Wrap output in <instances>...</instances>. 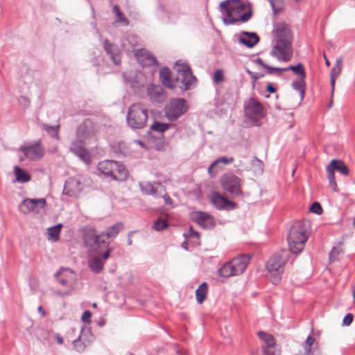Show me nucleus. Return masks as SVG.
I'll return each mask as SVG.
<instances>
[{
    "label": "nucleus",
    "mask_w": 355,
    "mask_h": 355,
    "mask_svg": "<svg viewBox=\"0 0 355 355\" xmlns=\"http://www.w3.org/2000/svg\"><path fill=\"white\" fill-rule=\"evenodd\" d=\"M248 73L250 76V77L254 80V82H255L259 76H257L255 73H252L250 70H247Z\"/></svg>",
    "instance_id": "obj_56"
},
{
    "label": "nucleus",
    "mask_w": 355,
    "mask_h": 355,
    "mask_svg": "<svg viewBox=\"0 0 355 355\" xmlns=\"http://www.w3.org/2000/svg\"><path fill=\"white\" fill-rule=\"evenodd\" d=\"M310 211L317 214H321L322 212V208L319 202H315L310 207Z\"/></svg>",
    "instance_id": "obj_48"
},
{
    "label": "nucleus",
    "mask_w": 355,
    "mask_h": 355,
    "mask_svg": "<svg viewBox=\"0 0 355 355\" xmlns=\"http://www.w3.org/2000/svg\"><path fill=\"white\" fill-rule=\"evenodd\" d=\"M329 184L334 191H338V187L336 180L330 182Z\"/></svg>",
    "instance_id": "obj_58"
},
{
    "label": "nucleus",
    "mask_w": 355,
    "mask_h": 355,
    "mask_svg": "<svg viewBox=\"0 0 355 355\" xmlns=\"http://www.w3.org/2000/svg\"><path fill=\"white\" fill-rule=\"evenodd\" d=\"M104 49L107 53L115 64H119L121 62L120 51L118 48L110 43L107 40L104 42Z\"/></svg>",
    "instance_id": "obj_27"
},
{
    "label": "nucleus",
    "mask_w": 355,
    "mask_h": 355,
    "mask_svg": "<svg viewBox=\"0 0 355 355\" xmlns=\"http://www.w3.org/2000/svg\"><path fill=\"white\" fill-rule=\"evenodd\" d=\"M159 78L162 84L169 88L173 89L174 84L171 80V71L168 68L164 67L159 71Z\"/></svg>",
    "instance_id": "obj_30"
},
{
    "label": "nucleus",
    "mask_w": 355,
    "mask_h": 355,
    "mask_svg": "<svg viewBox=\"0 0 355 355\" xmlns=\"http://www.w3.org/2000/svg\"><path fill=\"white\" fill-rule=\"evenodd\" d=\"M315 342V338H313L311 336H309L306 340L305 344L306 345V353L309 354L311 352V347Z\"/></svg>",
    "instance_id": "obj_50"
},
{
    "label": "nucleus",
    "mask_w": 355,
    "mask_h": 355,
    "mask_svg": "<svg viewBox=\"0 0 355 355\" xmlns=\"http://www.w3.org/2000/svg\"><path fill=\"white\" fill-rule=\"evenodd\" d=\"M343 69V59L338 58L336 59L334 67L331 70L330 83L331 87V96L335 89L336 80L341 73Z\"/></svg>",
    "instance_id": "obj_26"
},
{
    "label": "nucleus",
    "mask_w": 355,
    "mask_h": 355,
    "mask_svg": "<svg viewBox=\"0 0 355 355\" xmlns=\"http://www.w3.org/2000/svg\"><path fill=\"white\" fill-rule=\"evenodd\" d=\"M250 257L241 255L232 259L230 261L225 263L219 270L218 275L223 277H230L242 274L246 269L249 262Z\"/></svg>",
    "instance_id": "obj_8"
},
{
    "label": "nucleus",
    "mask_w": 355,
    "mask_h": 355,
    "mask_svg": "<svg viewBox=\"0 0 355 355\" xmlns=\"http://www.w3.org/2000/svg\"><path fill=\"white\" fill-rule=\"evenodd\" d=\"M148 119V110L141 103L131 105L127 112V123L132 129L146 127Z\"/></svg>",
    "instance_id": "obj_5"
},
{
    "label": "nucleus",
    "mask_w": 355,
    "mask_h": 355,
    "mask_svg": "<svg viewBox=\"0 0 355 355\" xmlns=\"http://www.w3.org/2000/svg\"><path fill=\"white\" fill-rule=\"evenodd\" d=\"M165 12H166V9H165L164 6H159V10H158L159 15L164 14V13H165Z\"/></svg>",
    "instance_id": "obj_59"
},
{
    "label": "nucleus",
    "mask_w": 355,
    "mask_h": 355,
    "mask_svg": "<svg viewBox=\"0 0 355 355\" xmlns=\"http://www.w3.org/2000/svg\"><path fill=\"white\" fill-rule=\"evenodd\" d=\"M184 236L187 238L196 239L195 243H199V234L194 231L192 227H190L188 233L185 234Z\"/></svg>",
    "instance_id": "obj_47"
},
{
    "label": "nucleus",
    "mask_w": 355,
    "mask_h": 355,
    "mask_svg": "<svg viewBox=\"0 0 355 355\" xmlns=\"http://www.w3.org/2000/svg\"><path fill=\"white\" fill-rule=\"evenodd\" d=\"M259 40V37L254 33L243 32L242 36L239 38V43L250 48L257 44Z\"/></svg>",
    "instance_id": "obj_29"
},
{
    "label": "nucleus",
    "mask_w": 355,
    "mask_h": 355,
    "mask_svg": "<svg viewBox=\"0 0 355 355\" xmlns=\"http://www.w3.org/2000/svg\"><path fill=\"white\" fill-rule=\"evenodd\" d=\"M112 12L116 16V23L120 24L125 26L129 24L128 19L125 17L118 5H114L112 6Z\"/></svg>",
    "instance_id": "obj_32"
},
{
    "label": "nucleus",
    "mask_w": 355,
    "mask_h": 355,
    "mask_svg": "<svg viewBox=\"0 0 355 355\" xmlns=\"http://www.w3.org/2000/svg\"><path fill=\"white\" fill-rule=\"evenodd\" d=\"M191 218L204 228H211L214 226V220L213 217L205 212H192L191 214Z\"/></svg>",
    "instance_id": "obj_22"
},
{
    "label": "nucleus",
    "mask_w": 355,
    "mask_h": 355,
    "mask_svg": "<svg viewBox=\"0 0 355 355\" xmlns=\"http://www.w3.org/2000/svg\"><path fill=\"white\" fill-rule=\"evenodd\" d=\"M220 184L223 189L233 196H238L241 193V179L232 173L223 175Z\"/></svg>",
    "instance_id": "obj_13"
},
{
    "label": "nucleus",
    "mask_w": 355,
    "mask_h": 355,
    "mask_svg": "<svg viewBox=\"0 0 355 355\" xmlns=\"http://www.w3.org/2000/svg\"><path fill=\"white\" fill-rule=\"evenodd\" d=\"M207 284L203 282L196 291V300L198 304H202L206 298L207 294Z\"/></svg>",
    "instance_id": "obj_36"
},
{
    "label": "nucleus",
    "mask_w": 355,
    "mask_h": 355,
    "mask_svg": "<svg viewBox=\"0 0 355 355\" xmlns=\"http://www.w3.org/2000/svg\"><path fill=\"white\" fill-rule=\"evenodd\" d=\"M256 62L260 64L264 69H266L268 66V64H265L261 58H257Z\"/></svg>",
    "instance_id": "obj_57"
},
{
    "label": "nucleus",
    "mask_w": 355,
    "mask_h": 355,
    "mask_svg": "<svg viewBox=\"0 0 355 355\" xmlns=\"http://www.w3.org/2000/svg\"><path fill=\"white\" fill-rule=\"evenodd\" d=\"M353 321V315L352 313H347L344 319H343V324L345 325H349Z\"/></svg>",
    "instance_id": "obj_52"
},
{
    "label": "nucleus",
    "mask_w": 355,
    "mask_h": 355,
    "mask_svg": "<svg viewBox=\"0 0 355 355\" xmlns=\"http://www.w3.org/2000/svg\"><path fill=\"white\" fill-rule=\"evenodd\" d=\"M272 33L275 41H292L291 30L285 22L275 24Z\"/></svg>",
    "instance_id": "obj_17"
},
{
    "label": "nucleus",
    "mask_w": 355,
    "mask_h": 355,
    "mask_svg": "<svg viewBox=\"0 0 355 355\" xmlns=\"http://www.w3.org/2000/svg\"><path fill=\"white\" fill-rule=\"evenodd\" d=\"M311 224L309 220L295 222L291 227L288 236L289 249L291 252H301L310 234Z\"/></svg>",
    "instance_id": "obj_3"
},
{
    "label": "nucleus",
    "mask_w": 355,
    "mask_h": 355,
    "mask_svg": "<svg viewBox=\"0 0 355 355\" xmlns=\"http://www.w3.org/2000/svg\"><path fill=\"white\" fill-rule=\"evenodd\" d=\"M123 225L121 223H117L115 225L108 227L105 232H102L101 234H97L94 229L87 230L84 235L85 243L86 245H94L97 248H105L103 252V258L107 259L111 252V249L109 248V244L107 243L101 238L106 236L107 239L115 238L120 231L123 230Z\"/></svg>",
    "instance_id": "obj_4"
},
{
    "label": "nucleus",
    "mask_w": 355,
    "mask_h": 355,
    "mask_svg": "<svg viewBox=\"0 0 355 355\" xmlns=\"http://www.w3.org/2000/svg\"><path fill=\"white\" fill-rule=\"evenodd\" d=\"M139 187L143 193L155 198L162 196L165 192L164 187L159 182H142L139 184Z\"/></svg>",
    "instance_id": "obj_20"
},
{
    "label": "nucleus",
    "mask_w": 355,
    "mask_h": 355,
    "mask_svg": "<svg viewBox=\"0 0 355 355\" xmlns=\"http://www.w3.org/2000/svg\"><path fill=\"white\" fill-rule=\"evenodd\" d=\"M293 88L299 92L301 99H303L305 95L306 83L304 79L300 78L297 80H295L292 83Z\"/></svg>",
    "instance_id": "obj_37"
},
{
    "label": "nucleus",
    "mask_w": 355,
    "mask_h": 355,
    "mask_svg": "<svg viewBox=\"0 0 355 355\" xmlns=\"http://www.w3.org/2000/svg\"><path fill=\"white\" fill-rule=\"evenodd\" d=\"M92 317V313L89 311H85L82 315L81 319L84 322H90V318Z\"/></svg>",
    "instance_id": "obj_51"
},
{
    "label": "nucleus",
    "mask_w": 355,
    "mask_h": 355,
    "mask_svg": "<svg viewBox=\"0 0 355 355\" xmlns=\"http://www.w3.org/2000/svg\"><path fill=\"white\" fill-rule=\"evenodd\" d=\"M352 295H353L354 302V304H355V286L353 288Z\"/></svg>",
    "instance_id": "obj_62"
},
{
    "label": "nucleus",
    "mask_w": 355,
    "mask_h": 355,
    "mask_svg": "<svg viewBox=\"0 0 355 355\" xmlns=\"http://www.w3.org/2000/svg\"><path fill=\"white\" fill-rule=\"evenodd\" d=\"M324 59H325V64L327 66H329L330 65V62L328 60V59L326 58L325 55H324Z\"/></svg>",
    "instance_id": "obj_61"
},
{
    "label": "nucleus",
    "mask_w": 355,
    "mask_h": 355,
    "mask_svg": "<svg viewBox=\"0 0 355 355\" xmlns=\"http://www.w3.org/2000/svg\"><path fill=\"white\" fill-rule=\"evenodd\" d=\"M94 251H96V255H91V258L89 259V267L91 270L94 272H99L103 266L104 261L105 260L103 258V252L101 251L102 248H97L94 245H90Z\"/></svg>",
    "instance_id": "obj_21"
},
{
    "label": "nucleus",
    "mask_w": 355,
    "mask_h": 355,
    "mask_svg": "<svg viewBox=\"0 0 355 355\" xmlns=\"http://www.w3.org/2000/svg\"><path fill=\"white\" fill-rule=\"evenodd\" d=\"M292 71L295 75L298 76L300 78L305 79L306 72L302 64L299 63L295 66H289L286 67V71Z\"/></svg>",
    "instance_id": "obj_38"
},
{
    "label": "nucleus",
    "mask_w": 355,
    "mask_h": 355,
    "mask_svg": "<svg viewBox=\"0 0 355 355\" xmlns=\"http://www.w3.org/2000/svg\"><path fill=\"white\" fill-rule=\"evenodd\" d=\"M134 55L143 67H155L157 65L156 58L146 49L134 50Z\"/></svg>",
    "instance_id": "obj_19"
},
{
    "label": "nucleus",
    "mask_w": 355,
    "mask_h": 355,
    "mask_svg": "<svg viewBox=\"0 0 355 355\" xmlns=\"http://www.w3.org/2000/svg\"><path fill=\"white\" fill-rule=\"evenodd\" d=\"M220 10L223 21L226 25L234 24L238 21L246 22L251 16V12H243L245 6L239 0H225L220 3Z\"/></svg>",
    "instance_id": "obj_2"
},
{
    "label": "nucleus",
    "mask_w": 355,
    "mask_h": 355,
    "mask_svg": "<svg viewBox=\"0 0 355 355\" xmlns=\"http://www.w3.org/2000/svg\"><path fill=\"white\" fill-rule=\"evenodd\" d=\"M263 355H281V350L279 347H277V345L263 347Z\"/></svg>",
    "instance_id": "obj_42"
},
{
    "label": "nucleus",
    "mask_w": 355,
    "mask_h": 355,
    "mask_svg": "<svg viewBox=\"0 0 355 355\" xmlns=\"http://www.w3.org/2000/svg\"><path fill=\"white\" fill-rule=\"evenodd\" d=\"M175 70L177 72L176 82L180 84V88L184 90L190 89L196 81L190 67L187 63L178 61L175 65Z\"/></svg>",
    "instance_id": "obj_9"
},
{
    "label": "nucleus",
    "mask_w": 355,
    "mask_h": 355,
    "mask_svg": "<svg viewBox=\"0 0 355 355\" xmlns=\"http://www.w3.org/2000/svg\"><path fill=\"white\" fill-rule=\"evenodd\" d=\"M327 176L329 180V182H332L336 180H335V174H334V169H333L332 166L330 165V164L327 166Z\"/></svg>",
    "instance_id": "obj_49"
},
{
    "label": "nucleus",
    "mask_w": 355,
    "mask_h": 355,
    "mask_svg": "<svg viewBox=\"0 0 355 355\" xmlns=\"http://www.w3.org/2000/svg\"><path fill=\"white\" fill-rule=\"evenodd\" d=\"M135 142H137L138 144H139V145H141V146H144V143H143L141 141H140V140H137V141H135Z\"/></svg>",
    "instance_id": "obj_63"
},
{
    "label": "nucleus",
    "mask_w": 355,
    "mask_h": 355,
    "mask_svg": "<svg viewBox=\"0 0 355 355\" xmlns=\"http://www.w3.org/2000/svg\"><path fill=\"white\" fill-rule=\"evenodd\" d=\"M46 205L45 198H26L19 205V210L24 214L31 212L37 214L40 212Z\"/></svg>",
    "instance_id": "obj_15"
},
{
    "label": "nucleus",
    "mask_w": 355,
    "mask_h": 355,
    "mask_svg": "<svg viewBox=\"0 0 355 355\" xmlns=\"http://www.w3.org/2000/svg\"><path fill=\"white\" fill-rule=\"evenodd\" d=\"M211 201L214 207L218 209H232L235 204L220 195L218 192H214L211 196Z\"/></svg>",
    "instance_id": "obj_23"
},
{
    "label": "nucleus",
    "mask_w": 355,
    "mask_h": 355,
    "mask_svg": "<svg viewBox=\"0 0 355 355\" xmlns=\"http://www.w3.org/2000/svg\"><path fill=\"white\" fill-rule=\"evenodd\" d=\"M343 253L341 248H333L331 251L329 252V259L331 261H334L338 259L339 254Z\"/></svg>",
    "instance_id": "obj_44"
},
{
    "label": "nucleus",
    "mask_w": 355,
    "mask_h": 355,
    "mask_svg": "<svg viewBox=\"0 0 355 355\" xmlns=\"http://www.w3.org/2000/svg\"><path fill=\"white\" fill-rule=\"evenodd\" d=\"M141 45V40L135 35H129L122 40V48L126 52H132L137 50L135 47Z\"/></svg>",
    "instance_id": "obj_25"
},
{
    "label": "nucleus",
    "mask_w": 355,
    "mask_h": 355,
    "mask_svg": "<svg viewBox=\"0 0 355 355\" xmlns=\"http://www.w3.org/2000/svg\"><path fill=\"white\" fill-rule=\"evenodd\" d=\"M37 310H38L39 313H41V315H42V316H44V315H45V314H46L45 311L44 310V309L42 308V306H40L38 307Z\"/></svg>",
    "instance_id": "obj_60"
},
{
    "label": "nucleus",
    "mask_w": 355,
    "mask_h": 355,
    "mask_svg": "<svg viewBox=\"0 0 355 355\" xmlns=\"http://www.w3.org/2000/svg\"><path fill=\"white\" fill-rule=\"evenodd\" d=\"M58 282L64 287L67 288V291L65 292H57V295L63 296L69 295L70 291L73 289V286L76 281V275L75 272L68 268H61L59 271H58L55 275Z\"/></svg>",
    "instance_id": "obj_10"
},
{
    "label": "nucleus",
    "mask_w": 355,
    "mask_h": 355,
    "mask_svg": "<svg viewBox=\"0 0 355 355\" xmlns=\"http://www.w3.org/2000/svg\"><path fill=\"white\" fill-rule=\"evenodd\" d=\"M244 110L246 116L250 119L258 120L263 116V105L253 98L245 103Z\"/></svg>",
    "instance_id": "obj_16"
},
{
    "label": "nucleus",
    "mask_w": 355,
    "mask_h": 355,
    "mask_svg": "<svg viewBox=\"0 0 355 355\" xmlns=\"http://www.w3.org/2000/svg\"><path fill=\"white\" fill-rule=\"evenodd\" d=\"M132 240H131L130 239H129L128 240V245H132Z\"/></svg>",
    "instance_id": "obj_64"
},
{
    "label": "nucleus",
    "mask_w": 355,
    "mask_h": 355,
    "mask_svg": "<svg viewBox=\"0 0 355 355\" xmlns=\"http://www.w3.org/2000/svg\"><path fill=\"white\" fill-rule=\"evenodd\" d=\"M54 338L59 345H62L63 343V338L60 334H55L54 335Z\"/></svg>",
    "instance_id": "obj_54"
},
{
    "label": "nucleus",
    "mask_w": 355,
    "mask_h": 355,
    "mask_svg": "<svg viewBox=\"0 0 355 355\" xmlns=\"http://www.w3.org/2000/svg\"><path fill=\"white\" fill-rule=\"evenodd\" d=\"M159 197H163L166 205H172L173 200L166 193V191L162 194V196H159Z\"/></svg>",
    "instance_id": "obj_53"
},
{
    "label": "nucleus",
    "mask_w": 355,
    "mask_h": 355,
    "mask_svg": "<svg viewBox=\"0 0 355 355\" xmlns=\"http://www.w3.org/2000/svg\"><path fill=\"white\" fill-rule=\"evenodd\" d=\"M266 69L267 73H268V74H273L275 72H277L278 75H280L282 71H286V67L285 68L273 67H270L269 65L267 66Z\"/></svg>",
    "instance_id": "obj_46"
},
{
    "label": "nucleus",
    "mask_w": 355,
    "mask_h": 355,
    "mask_svg": "<svg viewBox=\"0 0 355 355\" xmlns=\"http://www.w3.org/2000/svg\"><path fill=\"white\" fill-rule=\"evenodd\" d=\"M169 124L162 123L160 122L155 121L150 127V129L155 132H164L169 128Z\"/></svg>",
    "instance_id": "obj_40"
},
{
    "label": "nucleus",
    "mask_w": 355,
    "mask_h": 355,
    "mask_svg": "<svg viewBox=\"0 0 355 355\" xmlns=\"http://www.w3.org/2000/svg\"><path fill=\"white\" fill-rule=\"evenodd\" d=\"M270 53L279 61H290L293 56L292 42L286 40V41H275Z\"/></svg>",
    "instance_id": "obj_11"
},
{
    "label": "nucleus",
    "mask_w": 355,
    "mask_h": 355,
    "mask_svg": "<svg viewBox=\"0 0 355 355\" xmlns=\"http://www.w3.org/2000/svg\"><path fill=\"white\" fill-rule=\"evenodd\" d=\"M224 80L223 72L220 69H218L214 72V82L216 84H218Z\"/></svg>",
    "instance_id": "obj_45"
},
{
    "label": "nucleus",
    "mask_w": 355,
    "mask_h": 355,
    "mask_svg": "<svg viewBox=\"0 0 355 355\" xmlns=\"http://www.w3.org/2000/svg\"><path fill=\"white\" fill-rule=\"evenodd\" d=\"M20 150L31 160L40 159L43 157L44 154V149L41 146L40 141H37L33 145L22 146L20 148Z\"/></svg>",
    "instance_id": "obj_18"
},
{
    "label": "nucleus",
    "mask_w": 355,
    "mask_h": 355,
    "mask_svg": "<svg viewBox=\"0 0 355 355\" xmlns=\"http://www.w3.org/2000/svg\"><path fill=\"white\" fill-rule=\"evenodd\" d=\"M168 227V223L165 219L159 218L153 225V227L157 231H161Z\"/></svg>",
    "instance_id": "obj_43"
},
{
    "label": "nucleus",
    "mask_w": 355,
    "mask_h": 355,
    "mask_svg": "<svg viewBox=\"0 0 355 355\" xmlns=\"http://www.w3.org/2000/svg\"><path fill=\"white\" fill-rule=\"evenodd\" d=\"M266 90L270 93H275L276 92V89L272 86L271 83L268 84Z\"/></svg>",
    "instance_id": "obj_55"
},
{
    "label": "nucleus",
    "mask_w": 355,
    "mask_h": 355,
    "mask_svg": "<svg viewBox=\"0 0 355 355\" xmlns=\"http://www.w3.org/2000/svg\"><path fill=\"white\" fill-rule=\"evenodd\" d=\"M257 336L265 343L263 347L276 345L275 339L272 335L264 331H259Z\"/></svg>",
    "instance_id": "obj_34"
},
{
    "label": "nucleus",
    "mask_w": 355,
    "mask_h": 355,
    "mask_svg": "<svg viewBox=\"0 0 355 355\" xmlns=\"http://www.w3.org/2000/svg\"><path fill=\"white\" fill-rule=\"evenodd\" d=\"M148 94L152 101L162 103L165 101V94L163 89L159 85H150L148 88Z\"/></svg>",
    "instance_id": "obj_24"
},
{
    "label": "nucleus",
    "mask_w": 355,
    "mask_h": 355,
    "mask_svg": "<svg viewBox=\"0 0 355 355\" xmlns=\"http://www.w3.org/2000/svg\"><path fill=\"white\" fill-rule=\"evenodd\" d=\"M330 165L332 166L333 169L337 170L344 175L349 174V169L347 165L341 160L333 159L331 161Z\"/></svg>",
    "instance_id": "obj_35"
},
{
    "label": "nucleus",
    "mask_w": 355,
    "mask_h": 355,
    "mask_svg": "<svg viewBox=\"0 0 355 355\" xmlns=\"http://www.w3.org/2000/svg\"><path fill=\"white\" fill-rule=\"evenodd\" d=\"M234 161L233 157H220L214 161L208 168V172L210 174L216 173L218 171L222 169L223 166L232 163Z\"/></svg>",
    "instance_id": "obj_28"
},
{
    "label": "nucleus",
    "mask_w": 355,
    "mask_h": 355,
    "mask_svg": "<svg viewBox=\"0 0 355 355\" xmlns=\"http://www.w3.org/2000/svg\"><path fill=\"white\" fill-rule=\"evenodd\" d=\"M98 131L96 125L89 119L85 120L76 130V139L69 146V150L85 164L92 162V155L85 148V144L92 139Z\"/></svg>",
    "instance_id": "obj_1"
},
{
    "label": "nucleus",
    "mask_w": 355,
    "mask_h": 355,
    "mask_svg": "<svg viewBox=\"0 0 355 355\" xmlns=\"http://www.w3.org/2000/svg\"><path fill=\"white\" fill-rule=\"evenodd\" d=\"M62 225L58 224L53 227H51L47 230V238L49 240L57 241L59 240L60 234Z\"/></svg>",
    "instance_id": "obj_33"
},
{
    "label": "nucleus",
    "mask_w": 355,
    "mask_h": 355,
    "mask_svg": "<svg viewBox=\"0 0 355 355\" xmlns=\"http://www.w3.org/2000/svg\"><path fill=\"white\" fill-rule=\"evenodd\" d=\"M43 129L48 132L51 137L58 139H59V128L60 125H49L46 123L42 124Z\"/></svg>",
    "instance_id": "obj_39"
},
{
    "label": "nucleus",
    "mask_w": 355,
    "mask_h": 355,
    "mask_svg": "<svg viewBox=\"0 0 355 355\" xmlns=\"http://www.w3.org/2000/svg\"><path fill=\"white\" fill-rule=\"evenodd\" d=\"M97 171L105 176L118 181L125 180L128 175V171L123 164L112 160L99 162Z\"/></svg>",
    "instance_id": "obj_7"
},
{
    "label": "nucleus",
    "mask_w": 355,
    "mask_h": 355,
    "mask_svg": "<svg viewBox=\"0 0 355 355\" xmlns=\"http://www.w3.org/2000/svg\"><path fill=\"white\" fill-rule=\"evenodd\" d=\"M187 101L183 98L171 100L166 107V116L170 121H175L187 111Z\"/></svg>",
    "instance_id": "obj_12"
},
{
    "label": "nucleus",
    "mask_w": 355,
    "mask_h": 355,
    "mask_svg": "<svg viewBox=\"0 0 355 355\" xmlns=\"http://www.w3.org/2000/svg\"><path fill=\"white\" fill-rule=\"evenodd\" d=\"M85 182V178L82 175L69 178L65 182L63 193L71 197H76L83 190Z\"/></svg>",
    "instance_id": "obj_14"
},
{
    "label": "nucleus",
    "mask_w": 355,
    "mask_h": 355,
    "mask_svg": "<svg viewBox=\"0 0 355 355\" xmlns=\"http://www.w3.org/2000/svg\"><path fill=\"white\" fill-rule=\"evenodd\" d=\"M84 334L82 333L78 338L75 340L73 343V347L78 352H82L85 349L86 345L83 342Z\"/></svg>",
    "instance_id": "obj_41"
},
{
    "label": "nucleus",
    "mask_w": 355,
    "mask_h": 355,
    "mask_svg": "<svg viewBox=\"0 0 355 355\" xmlns=\"http://www.w3.org/2000/svg\"><path fill=\"white\" fill-rule=\"evenodd\" d=\"M14 174L17 182L26 183L31 180L30 174L25 170L19 168L18 166L14 167Z\"/></svg>",
    "instance_id": "obj_31"
},
{
    "label": "nucleus",
    "mask_w": 355,
    "mask_h": 355,
    "mask_svg": "<svg viewBox=\"0 0 355 355\" xmlns=\"http://www.w3.org/2000/svg\"><path fill=\"white\" fill-rule=\"evenodd\" d=\"M288 254L286 250H282L272 256L266 263L268 277L273 284H277L282 278Z\"/></svg>",
    "instance_id": "obj_6"
}]
</instances>
